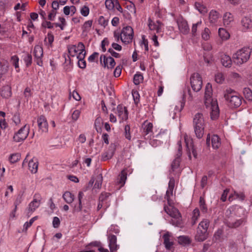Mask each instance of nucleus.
I'll return each instance as SVG.
<instances>
[{
	"mask_svg": "<svg viewBox=\"0 0 252 252\" xmlns=\"http://www.w3.org/2000/svg\"><path fill=\"white\" fill-rule=\"evenodd\" d=\"M21 155L20 153H14L11 154L9 157V160L11 163H14L20 160Z\"/></svg>",
	"mask_w": 252,
	"mask_h": 252,
	"instance_id": "39",
	"label": "nucleus"
},
{
	"mask_svg": "<svg viewBox=\"0 0 252 252\" xmlns=\"http://www.w3.org/2000/svg\"><path fill=\"white\" fill-rule=\"evenodd\" d=\"M11 87L8 86H4L2 87L1 91V95L3 97L8 98L11 95Z\"/></svg>",
	"mask_w": 252,
	"mask_h": 252,
	"instance_id": "34",
	"label": "nucleus"
},
{
	"mask_svg": "<svg viewBox=\"0 0 252 252\" xmlns=\"http://www.w3.org/2000/svg\"><path fill=\"white\" fill-rule=\"evenodd\" d=\"M241 25L243 30L247 31L252 28V17L249 16L244 17L241 20Z\"/></svg>",
	"mask_w": 252,
	"mask_h": 252,
	"instance_id": "24",
	"label": "nucleus"
},
{
	"mask_svg": "<svg viewBox=\"0 0 252 252\" xmlns=\"http://www.w3.org/2000/svg\"><path fill=\"white\" fill-rule=\"evenodd\" d=\"M23 201V197L22 195L19 194L14 201V205L16 209H17V206L21 203Z\"/></svg>",
	"mask_w": 252,
	"mask_h": 252,
	"instance_id": "57",
	"label": "nucleus"
},
{
	"mask_svg": "<svg viewBox=\"0 0 252 252\" xmlns=\"http://www.w3.org/2000/svg\"><path fill=\"white\" fill-rule=\"evenodd\" d=\"M178 243L182 245H186L189 244V238L186 236H180L178 237Z\"/></svg>",
	"mask_w": 252,
	"mask_h": 252,
	"instance_id": "42",
	"label": "nucleus"
},
{
	"mask_svg": "<svg viewBox=\"0 0 252 252\" xmlns=\"http://www.w3.org/2000/svg\"><path fill=\"white\" fill-rule=\"evenodd\" d=\"M211 143L214 149H218L220 145V139L219 136L217 135H213L211 137Z\"/></svg>",
	"mask_w": 252,
	"mask_h": 252,
	"instance_id": "35",
	"label": "nucleus"
},
{
	"mask_svg": "<svg viewBox=\"0 0 252 252\" xmlns=\"http://www.w3.org/2000/svg\"><path fill=\"white\" fill-rule=\"evenodd\" d=\"M89 8L86 6H84L81 9V13L83 16H87L89 14Z\"/></svg>",
	"mask_w": 252,
	"mask_h": 252,
	"instance_id": "59",
	"label": "nucleus"
},
{
	"mask_svg": "<svg viewBox=\"0 0 252 252\" xmlns=\"http://www.w3.org/2000/svg\"><path fill=\"white\" fill-rule=\"evenodd\" d=\"M39 129L42 132H47L48 130V125L46 119L43 116H40L37 119Z\"/></svg>",
	"mask_w": 252,
	"mask_h": 252,
	"instance_id": "19",
	"label": "nucleus"
},
{
	"mask_svg": "<svg viewBox=\"0 0 252 252\" xmlns=\"http://www.w3.org/2000/svg\"><path fill=\"white\" fill-rule=\"evenodd\" d=\"M121 41L125 44L132 42L133 37V30L130 26H126L121 31Z\"/></svg>",
	"mask_w": 252,
	"mask_h": 252,
	"instance_id": "7",
	"label": "nucleus"
},
{
	"mask_svg": "<svg viewBox=\"0 0 252 252\" xmlns=\"http://www.w3.org/2000/svg\"><path fill=\"white\" fill-rule=\"evenodd\" d=\"M170 207L168 208L166 205L164 206V211L172 218L170 223L176 226L182 227V220L180 213L176 208L173 207L172 205Z\"/></svg>",
	"mask_w": 252,
	"mask_h": 252,
	"instance_id": "6",
	"label": "nucleus"
},
{
	"mask_svg": "<svg viewBox=\"0 0 252 252\" xmlns=\"http://www.w3.org/2000/svg\"><path fill=\"white\" fill-rule=\"evenodd\" d=\"M177 23L179 29L182 33L184 34L189 33V29L188 22L186 20L181 18L178 20Z\"/></svg>",
	"mask_w": 252,
	"mask_h": 252,
	"instance_id": "18",
	"label": "nucleus"
},
{
	"mask_svg": "<svg viewBox=\"0 0 252 252\" xmlns=\"http://www.w3.org/2000/svg\"><path fill=\"white\" fill-rule=\"evenodd\" d=\"M162 237L164 240L163 244L166 249L170 250L174 244L173 241L170 240L171 234L169 232H167L163 235Z\"/></svg>",
	"mask_w": 252,
	"mask_h": 252,
	"instance_id": "27",
	"label": "nucleus"
},
{
	"mask_svg": "<svg viewBox=\"0 0 252 252\" xmlns=\"http://www.w3.org/2000/svg\"><path fill=\"white\" fill-rule=\"evenodd\" d=\"M34 61L36 62V64L42 66L43 65L42 57H43V49L39 45H36L34 47Z\"/></svg>",
	"mask_w": 252,
	"mask_h": 252,
	"instance_id": "16",
	"label": "nucleus"
},
{
	"mask_svg": "<svg viewBox=\"0 0 252 252\" xmlns=\"http://www.w3.org/2000/svg\"><path fill=\"white\" fill-rule=\"evenodd\" d=\"M218 32L220 37L222 40H227L229 37V33L223 28H220Z\"/></svg>",
	"mask_w": 252,
	"mask_h": 252,
	"instance_id": "37",
	"label": "nucleus"
},
{
	"mask_svg": "<svg viewBox=\"0 0 252 252\" xmlns=\"http://www.w3.org/2000/svg\"><path fill=\"white\" fill-rule=\"evenodd\" d=\"M130 126L129 125H126L125 127V133L126 138L130 140L131 139V136L130 134Z\"/></svg>",
	"mask_w": 252,
	"mask_h": 252,
	"instance_id": "55",
	"label": "nucleus"
},
{
	"mask_svg": "<svg viewBox=\"0 0 252 252\" xmlns=\"http://www.w3.org/2000/svg\"><path fill=\"white\" fill-rule=\"evenodd\" d=\"M194 132L196 137L201 138L204 134L205 122L201 113H198L194 116L193 121Z\"/></svg>",
	"mask_w": 252,
	"mask_h": 252,
	"instance_id": "5",
	"label": "nucleus"
},
{
	"mask_svg": "<svg viewBox=\"0 0 252 252\" xmlns=\"http://www.w3.org/2000/svg\"><path fill=\"white\" fill-rule=\"evenodd\" d=\"M93 24L92 20H88L86 21L82 26V30L83 32H88L90 31Z\"/></svg>",
	"mask_w": 252,
	"mask_h": 252,
	"instance_id": "43",
	"label": "nucleus"
},
{
	"mask_svg": "<svg viewBox=\"0 0 252 252\" xmlns=\"http://www.w3.org/2000/svg\"><path fill=\"white\" fill-rule=\"evenodd\" d=\"M102 181V177H98L95 182V184L94 185V188L96 189H100L101 187Z\"/></svg>",
	"mask_w": 252,
	"mask_h": 252,
	"instance_id": "56",
	"label": "nucleus"
},
{
	"mask_svg": "<svg viewBox=\"0 0 252 252\" xmlns=\"http://www.w3.org/2000/svg\"><path fill=\"white\" fill-rule=\"evenodd\" d=\"M41 196L38 193H35L33 196V200L29 204L27 209V215L30 216L36 208H37L41 203Z\"/></svg>",
	"mask_w": 252,
	"mask_h": 252,
	"instance_id": "10",
	"label": "nucleus"
},
{
	"mask_svg": "<svg viewBox=\"0 0 252 252\" xmlns=\"http://www.w3.org/2000/svg\"><path fill=\"white\" fill-rule=\"evenodd\" d=\"M122 72V67L120 65L117 66L114 71V76L115 77H118L120 76Z\"/></svg>",
	"mask_w": 252,
	"mask_h": 252,
	"instance_id": "61",
	"label": "nucleus"
},
{
	"mask_svg": "<svg viewBox=\"0 0 252 252\" xmlns=\"http://www.w3.org/2000/svg\"><path fill=\"white\" fill-rule=\"evenodd\" d=\"M243 93L245 97L249 100H252V91L248 88H245L243 90Z\"/></svg>",
	"mask_w": 252,
	"mask_h": 252,
	"instance_id": "46",
	"label": "nucleus"
},
{
	"mask_svg": "<svg viewBox=\"0 0 252 252\" xmlns=\"http://www.w3.org/2000/svg\"><path fill=\"white\" fill-rule=\"evenodd\" d=\"M252 49L250 47L245 46L238 50L232 56V60L235 64L241 65L247 63L250 59Z\"/></svg>",
	"mask_w": 252,
	"mask_h": 252,
	"instance_id": "2",
	"label": "nucleus"
},
{
	"mask_svg": "<svg viewBox=\"0 0 252 252\" xmlns=\"http://www.w3.org/2000/svg\"><path fill=\"white\" fill-rule=\"evenodd\" d=\"M220 17V15L215 10H212L209 13V20L212 24H216Z\"/></svg>",
	"mask_w": 252,
	"mask_h": 252,
	"instance_id": "26",
	"label": "nucleus"
},
{
	"mask_svg": "<svg viewBox=\"0 0 252 252\" xmlns=\"http://www.w3.org/2000/svg\"><path fill=\"white\" fill-rule=\"evenodd\" d=\"M27 66H29L32 63V56L30 54L26 55L23 59Z\"/></svg>",
	"mask_w": 252,
	"mask_h": 252,
	"instance_id": "49",
	"label": "nucleus"
},
{
	"mask_svg": "<svg viewBox=\"0 0 252 252\" xmlns=\"http://www.w3.org/2000/svg\"><path fill=\"white\" fill-rule=\"evenodd\" d=\"M100 63L104 67L112 69L116 64L114 59L110 57H107L106 55H102L100 57Z\"/></svg>",
	"mask_w": 252,
	"mask_h": 252,
	"instance_id": "14",
	"label": "nucleus"
},
{
	"mask_svg": "<svg viewBox=\"0 0 252 252\" xmlns=\"http://www.w3.org/2000/svg\"><path fill=\"white\" fill-rule=\"evenodd\" d=\"M116 147V144L111 143L109 146L108 149L102 154L101 160L103 161H106L111 159L115 153Z\"/></svg>",
	"mask_w": 252,
	"mask_h": 252,
	"instance_id": "15",
	"label": "nucleus"
},
{
	"mask_svg": "<svg viewBox=\"0 0 252 252\" xmlns=\"http://www.w3.org/2000/svg\"><path fill=\"white\" fill-rule=\"evenodd\" d=\"M220 61L222 65L225 67H230L232 65V60L230 57L227 55H222Z\"/></svg>",
	"mask_w": 252,
	"mask_h": 252,
	"instance_id": "30",
	"label": "nucleus"
},
{
	"mask_svg": "<svg viewBox=\"0 0 252 252\" xmlns=\"http://www.w3.org/2000/svg\"><path fill=\"white\" fill-rule=\"evenodd\" d=\"M117 114L121 120H126L128 118V111L126 108L122 104H119L117 107Z\"/></svg>",
	"mask_w": 252,
	"mask_h": 252,
	"instance_id": "20",
	"label": "nucleus"
},
{
	"mask_svg": "<svg viewBox=\"0 0 252 252\" xmlns=\"http://www.w3.org/2000/svg\"><path fill=\"white\" fill-rule=\"evenodd\" d=\"M210 220L208 219H203L199 224L198 228L206 231L208 230V228L210 225Z\"/></svg>",
	"mask_w": 252,
	"mask_h": 252,
	"instance_id": "36",
	"label": "nucleus"
},
{
	"mask_svg": "<svg viewBox=\"0 0 252 252\" xmlns=\"http://www.w3.org/2000/svg\"><path fill=\"white\" fill-rule=\"evenodd\" d=\"M12 120L16 125H19L21 122L20 114L18 113H15L12 118Z\"/></svg>",
	"mask_w": 252,
	"mask_h": 252,
	"instance_id": "58",
	"label": "nucleus"
},
{
	"mask_svg": "<svg viewBox=\"0 0 252 252\" xmlns=\"http://www.w3.org/2000/svg\"><path fill=\"white\" fill-rule=\"evenodd\" d=\"M177 152L175 155V158L172 161L171 165V169L169 170V178L174 176H179L180 173V168L179 167L180 162V157L182 154V147L181 141H179L176 145Z\"/></svg>",
	"mask_w": 252,
	"mask_h": 252,
	"instance_id": "4",
	"label": "nucleus"
},
{
	"mask_svg": "<svg viewBox=\"0 0 252 252\" xmlns=\"http://www.w3.org/2000/svg\"><path fill=\"white\" fill-rule=\"evenodd\" d=\"M60 224V220L57 217L53 218V226L54 228H58Z\"/></svg>",
	"mask_w": 252,
	"mask_h": 252,
	"instance_id": "63",
	"label": "nucleus"
},
{
	"mask_svg": "<svg viewBox=\"0 0 252 252\" xmlns=\"http://www.w3.org/2000/svg\"><path fill=\"white\" fill-rule=\"evenodd\" d=\"M195 8L202 15L207 13L208 9L206 6L203 5L201 2H196L194 4Z\"/></svg>",
	"mask_w": 252,
	"mask_h": 252,
	"instance_id": "33",
	"label": "nucleus"
},
{
	"mask_svg": "<svg viewBox=\"0 0 252 252\" xmlns=\"http://www.w3.org/2000/svg\"><path fill=\"white\" fill-rule=\"evenodd\" d=\"M85 55L86 52H84L83 54L79 53L77 57V58L78 59V65L80 68L82 69L85 68L86 66V63L84 60Z\"/></svg>",
	"mask_w": 252,
	"mask_h": 252,
	"instance_id": "31",
	"label": "nucleus"
},
{
	"mask_svg": "<svg viewBox=\"0 0 252 252\" xmlns=\"http://www.w3.org/2000/svg\"><path fill=\"white\" fill-rule=\"evenodd\" d=\"M213 90L212 85L208 83L205 87L204 93V103L207 108L211 110V118L216 119L219 115V109L217 101L212 98Z\"/></svg>",
	"mask_w": 252,
	"mask_h": 252,
	"instance_id": "1",
	"label": "nucleus"
},
{
	"mask_svg": "<svg viewBox=\"0 0 252 252\" xmlns=\"http://www.w3.org/2000/svg\"><path fill=\"white\" fill-rule=\"evenodd\" d=\"M80 111L79 110H75L74 111L72 114V120L74 121H77L80 115Z\"/></svg>",
	"mask_w": 252,
	"mask_h": 252,
	"instance_id": "60",
	"label": "nucleus"
},
{
	"mask_svg": "<svg viewBox=\"0 0 252 252\" xmlns=\"http://www.w3.org/2000/svg\"><path fill=\"white\" fill-rule=\"evenodd\" d=\"M111 232H113L115 234H117L119 232V229L117 227V226L115 225H112L108 228L107 230V233H109V234H111Z\"/></svg>",
	"mask_w": 252,
	"mask_h": 252,
	"instance_id": "54",
	"label": "nucleus"
},
{
	"mask_svg": "<svg viewBox=\"0 0 252 252\" xmlns=\"http://www.w3.org/2000/svg\"><path fill=\"white\" fill-rule=\"evenodd\" d=\"M108 52L110 53V54L112 56H113L116 58H120L121 57L119 53L114 51L113 50V49L112 48H109L108 50Z\"/></svg>",
	"mask_w": 252,
	"mask_h": 252,
	"instance_id": "64",
	"label": "nucleus"
},
{
	"mask_svg": "<svg viewBox=\"0 0 252 252\" xmlns=\"http://www.w3.org/2000/svg\"><path fill=\"white\" fill-rule=\"evenodd\" d=\"M224 97L228 106L232 108L239 107L242 103V97L231 89H227L224 93Z\"/></svg>",
	"mask_w": 252,
	"mask_h": 252,
	"instance_id": "3",
	"label": "nucleus"
},
{
	"mask_svg": "<svg viewBox=\"0 0 252 252\" xmlns=\"http://www.w3.org/2000/svg\"><path fill=\"white\" fill-rule=\"evenodd\" d=\"M143 80V76L140 73H136L133 77V83L135 85H138L142 82Z\"/></svg>",
	"mask_w": 252,
	"mask_h": 252,
	"instance_id": "40",
	"label": "nucleus"
},
{
	"mask_svg": "<svg viewBox=\"0 0 252 252\" xmlns=\"http://www.w3.org/2000/svg\"><path fill=\"white\" fill-rule=\"evenodd\" d=\"M200 216V212L198 208L195 209L192 213V216L191 218L192 220V224L194 225L195 224L196 221L197 220L198 218Z\"/></svg>",
	"mask_w": 252,
	"mask_h": 252,
	"instance_id": "41",
	"label": "nucleus"
},
{
	"mask_svg": "<svg viewBox=\"0 0 252 252\" xmlns=\"http://www.w3.org/2000/svg\"><path fill=\"white\" fill-rule=\"evenodd\" d=\"M202 24L201 20L198 21L196 24H194L192 26V34L193 35L195 36L196 34V32H197V28L201 26Z\"/></svg>",
	"mask_w": 252,
	"mask_h": 252,
	"instance_id": "52",
	"label": "nucleus"
},
{
	"mask_svg": "<svg viewBox=\"0 0 252 252\" xmlns=\"http://www.w3.org/2000/svg\"><path fill=\"white\" fill-rule=\"evenodd\" d=\"M162 23L159 21H157L156 22L152 21L150 18L148 19V27L150 30L156 31L157 32L161 31Z\"/></svg>",
	"mask_w": 252,
	"mask_h": 252,
	"instance_id": "23",
	"label": "nucleus"
},
{
	"mask_svg": "<svg viewBox=\"0 0 252 252\" xmlns=\"http://www.w3.org/2000/svg\"><path fill=\"white\" fill-rule=\"evenodd\" d=\"M244 221L243 219H239L237 220L236 221L233 222L231 221H228L229 226L231 227H237L240 226Z\"/></svg>",
	"mask_w": 252,
	"mask_h": 252,
	"instance_id": "48",
	"label": "nucleus"
},
{
	"mask_svg": "<svg viewBox=\"0 0 252 252\" xmlns=\"http://www.w3.org/2000/svg\"><path fill=\"white\" fill-rule=\"evenodd\" d=\"M98 22L99 25L103 27H105L108 24V21L102 16L99 17L98 20Z\"/></svg>",
	"mask_w": 252,
	"mask_h": 252,
	"instance_id": "53",
	"label": "nucleus"
},
{
	"mask_svg": "<svg viewBox=\"0 0 252 252\" xmlns=\"http://www.w3.org/2000/svg\"><path fill=\"white\" fill-rule=\"evenodd\" d=\"M199 206L201 210L203 213H206L207 212V207L205 204V201L203 197H200L199 199Z\"/></svg>",
	"mask_w": 252,
	"mask_h": 252,
	"instance_id": "44",
	"label": "nucleus"
},
{
	"mask_svg": "<svg viewBox=\"0 0 252 252\" xmlns=\"http://www.w3.org/2000/svg\"><path fill=\"white\" fill-rule=\"evenodd\" d=\"M210 30L208 28H205L202 33V37L205 40H208L210 38Z\"/></svg>",
	"mask_w": 252,
	"mask_h": 252,
	"instance_id": "50",
	"label": "nucleus"
},
{
	"mask_svg": "<svg viewBox=\"0 0 252 252\" xmlns=\"http://www.w3.org/2000/svg\"><path fill=\"white\" fill-rule=\"evenodd\" d=\"M190 85L195 92H199L202 86V79L198 73H194L190 78Z\"/></svg>",
	"mask_w": 252,
	"mask_h": 252,
	"instance_id": "8",
	"label": "nucleus"
},
{
	"mask_svg": "<svg viewBox=\"0 0 252 252\" xmlns=\"http://www.w3.org/2000/svg\"><path fill=\"white\" fill-rule=\"evenodd\" d=\"M208 237V231H206L197 228V233L195 236V239L198 242L205 241Z\"/></svg>",
	"mask_w": 252,
	"mask_h": 252,
	"instance_id": "21",
	"label": "nucleus"
},
{
	"mask_svg": "<svg viewBox=\"0 0 252 252\" xmlns=\"http://www.w3.org/2000/svg\"><path fill=\"white\" fill-rule=\"evenodd\" d=\"M68 51L69 55L72 57H75L78 55L79 53L82 54L84 53L85 52V46L82 42H79L77 45H71L68 47Z\"/></svg>",
	"mask_w": 252,
	"mask_h": 252,
	"instance_id": "11",
	"label": "nucleus"
},
{
	"mask_svg": "<svg viewBox=\"0 0 252 252\" xmlns=\"http://www.w3.org/2000/svg\"><path fill=\"white\" fill-rule=\"evenodd\" d=\"M63 200L68 204H71L74 201V195L70 192L66 191L63 195Z\"/></svg>",
	"mask_w": 252,
	"mask_h": 252,
	"instance_id": "32",
	"label": "nucleus"
},
{
	"mask_svg": "<svg viewBox=\"0 0 252 252\" xmlns=\"http://www.w3.org/2000/svg\"><path fill=\"white\" fill-rule=\"evenodd\" d=\"M127 173L125 170H122L119 175V183L121 184V186L125 185L126 180Z\"/></svg>",
	"mask_w": 252,
	"mask_h": 252,
	"instance_id": "38",
	"label": "nucleus"
},
{
	"mask_svg": "<svg viewBox=\"0 0 252 252\" xmlns=\"http://www.w3.org/2000/svg\"><path fill=\"white\" fill-rule=\"evenodd\" d=\"M30 127L25 125L21 127L13 136V140L16 142L23 141L28 137L29 133Z\"/></svg>",
	"mask_w": 252,
	"mask_h": 252,
	"instance_id": "9",
	"label": "nucleus"
},
{
	"mask_svg": "<svg viewBox=\"0 0 252 252\" xmlns=\"http://www.w3.org/2000/svg\"><path fill=\"white\" fill-rule=\"evenodd\" d=\"M224 80L223 75L221 73H218L215 75V80L217 83H221Z\"/></svg>",
	"mask_w": 252,
	"mask_h": 252,
	"instance_id": "62",
	"label": "nucleus"
},
{
	"mask_svg": "<svg viewBox=\"0 0 252 252\" xmlns=\"http://www.w3.org/2000/svg\"><path fill=\"white\" fill-rule=\"evenodd\" d=\"M187 94H189V86L187 84H186L185 88L183 90V100L181 102V109H182L184 106L185 102L184 98Z\"/></svg>",
	"mask_w": 252,
	"mask_h": 252,
	"instance_id": "45",
	"label": "nucleus"
},
{
	"mask_svg": "<svg viewBox=\"0 0 252 252\" xmlns=\"http://www.w3.org/2000/svg\"><path fill=\"white\" fill-rule=\"evenodd\" d=\"M117 0H106L105 4L106 7L109 10H113L115 7V1Z\"/></svg>",
	"mask_w": 252,
	"mask_h": 252,
	"instance_id": "47",
	"label": "nucleus"
},
{
	"mask_svg": "<svg viewBox=\"0 0 252 252\" xmlns=\"http://www.w3.org/2000/svg\"><path fill=\"white\" fill-rule=\"evenodd\" d=\"M168 135L166 133H165L164 132H160L156 136V139H155V136H153V138L151 137H149L148 139H149V143L153 147H157L159 144H161V142H163V140H165L168 138Z\"/></svg>",
	"mask_w": 252,
	"mask_h": 252,
	"instance_id": "12",
	"label": "nucleus"
},
{
	"mask_svg": "<svg viewBox=\"0 0 252 252\" xmlns=\"http://www.w3.org/2000/svg\"><path fill=\"white\" fill-rule=\"evenodd\" d=\"M233 15L230 12H225L223 16V22L225 26H229L233 22Z\"/></svg>",
	"mask_w": 252,
	"mask_h": 252,
	"instance_id": "29",
	"label": "nucleus"
},
{
	"mask_svg": "<svg viewBox=\"0 0 252 252\" xmlns=\"http://www.w3.org/2000/svg\"><path fill=\"white\" fill-rule=\"evenodd\" d=\"M12 64L15 66V68H19V58L17 56H13L11 58Z\"/></svg>",
	"mask_w": 252,
	"mask_h": 252,
	"instance_id": "51",
	"label": "nucleus"
},
{
	"mask_svg": "<svg viewBox=\"0 0 252 252\" xmlns=\"http://www.w3.org/2000/svg\"><path fill=\"white\" fill-rule=\"evenodd\" d=\"M143 129V134L145 139H148L151 137L153 133V124L148 121H145L142 126Z\"/></svg>",
	"mask_w": 252,
	"mask_h": 252,
	"instance_id": "17",
	"label": "nucleus"
},
{
	"mask_svg": "<svg viewBox=\"0 0 252 252\" xmlns=\"http://www.w3.org/2000/svg\"><path fill=\"white\" fill-rule=\"evenodd\" d=\"M29 169L32 173H36L38 169V161L36 158H32L29 162Z\"/></svg>",
	"mask_w": 252,
	"mask_h": 252,
	"instance_id": "28",
	"label": "nucleus"
},
{
	"mask_svg": "<svg viewBox=\"0 0 252 252\" xmlns=\"http://www.w3.org/2000/svg\"><path fill=\"white\" fill-rule=\"evenodd\" d=\"M175 186V180L174 177H170L168 183V188L166 191L165 198L166 199L168 205L171 206L173 202L171 199L173 196V191Z\"/></svg>",
	"mask_w": 252,
	"mask_h": 252,
	"instance_id": "13",
	"label": "nucleus"
},
{
	"mask_svg": "<svg viewBox=\"0 0 252 252\" xmlns=\"http://www.w3.org/2000/svg\"><path fill=\"white\" fill-rule=\"evenodd\" d=\"M109 240V246L111 252H114L118 249V245H117V237L115 235L112 234H109L108 235Z\"/></svg>",
	"mask_w": 252,
	"mask_h": 252,
	"instance_id": "25",
	"label": "nucleus"
},
{
	"mask_svg": "<svg viewBox=\"0 0 252 252\" xmlns=\"http://www.w3.org/2000/svg\"><path fill=\"white\" fill-rule=\"evenodd\" d=\"M111 194L108 192H102L99 197V202L105 205V208H107L110 205V196Z\"/></svg>",
	"mask_w": 252,
	"mask_h": 252,
	"instance_id": "22",
	"label": "nucleus"
}]
</instances>
